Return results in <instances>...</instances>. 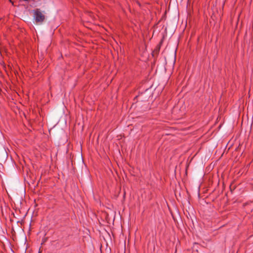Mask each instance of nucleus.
Returning <instances> with one entry per match:
<instances>
[{
	"mask_svg": "<svg viewBox=\"0 0 253 253\" xmlns=\"http://www.w3.org/2000/svg\"><path fill=\"white\" fill-rule=\"evenodd\" d=\"M33 16L37 23H42L45 19V16L39 8L33 10Z\"/></svg>",
	"mask_w": 253,
	"mask_h": 253,
	"instance_id": "nucleus-1",
	"label": "nucleus"
},
{
	"mask_svg": "<svg viewBox=\"0 0 253 253\" xmlns=\"http://www.w3.org/2000/svg\"><path fill=\"white\" fill-rule=\"evenodd\" d=\"M20 1H26V2H28L30 0H19Z\"/></svg>",
	"mask_w": 253,
	"mask_h": 253,
	"instance_id": "nucleus-2",
	"label": "nucleus"
}]
</instances>
